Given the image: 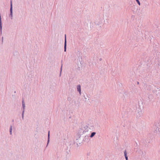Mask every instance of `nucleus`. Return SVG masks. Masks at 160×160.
<instances>
[{
	"mask_svg": "<svg viewBox=\"0 0 160 160\" xmlns=\"http://www.w3.org/2000/svg\"><path fill=\"white\" fill-rule=\"evenodd\" d=\"M66 35H65V44H64V51H66Z\"/></svg>",
	"mask_w": 160,
	"mask_h": 160,
	"instance_id": "nucleus-1",
	"label": "nucleus"
},
{
	"mask_svg": "<svg viewBox=\"0 0 160 160\" xmlns=\"http://www.w3.org/2000/svg\"><path fill=\"white\" fill-rule=\"evenodd\" d=\"M77 90L79 92L80 94L81 93V87L80 85H78L77 86Z\"/></svg>",
	"mask_w": 160,
	"mask_h": 160,
	"instance_id": "nucleus-2",
	"label": "nucleus"
},
{
	"mask_svg": "<svg viewBox=\"0 0 160 160\" xmlns=\"http://www.w3.org/2000/svg\"><path fill=\"white\" fill-rule=\"evenodd\" d=\"M124 155H125L126 159V160H128V157L127 155V152H126V150H125L124 151Z\"/></svg>",
	"mask_w": 160,
	"mask_h": 160,
	"instance_id": "nucleus-3",
	"label": "nucleus"
},
{
	"mask_svg": "<svg viewBox=\"0 0 160 160\" xmlns=\"http://www.w3.org/2000/svg\"><path fill=\"white\" fill-rule=\"evenodd\" d=\"M95 134V133L94 132H92L90 136L91 137H92Z\"/></svg>",
	"mask_w": 160,
	"mask_h": 160,
	"instance_id": "nucleus-4",
	"label": "nucleus"
},
{
	"mask_svg": "<svg viewBox=\"0 0 160 160\" xmlns=\"http://www.w3.org/2000/svg\"><path fill=\"white\" fill-rule=\"evenodd\" d=\"M22 106H23V108H24L25 107V104L23 100L22 101Z\"/></svg>",
	"mask_w": 160,
	"mask_h": 160,
	"instance_id": "nucleus-5",
	"label": "nucleus"
},
{
	"mask_svg": "<svg viewBox=\"0 0 160 160\" xmlns=\"http://www.w3.org/2000/svg\"><path fill=\"white\" fill-rule=\"evenodd\" d=\"M12 4H11V14L12 13Z\"/></svg>",
	"mask_w": 160,
	"mask_h": 160,
	"instance_id": "nucleus-6",
	"label": "nucleus"
},
{
	"mask_svg": "<svg viewBox=\"0 0 160 160\" xmlns=\"http://www.w3.org/2000/svg\"><path fill=\"white\" fill-rule=\"evenodd\" d=\"M136 1H137V2H138V4L139 5H140V2L139 1V0H136Z\"/></svg>",
	"mask_w": 160,
	"mask_h": 160,
	"instance_id": "nucleus-7",
	"label": "nucleus"
},
{
	"mask_svg": "<svg viewBox=\"0 0 160 160\" xmlns=\"http://www.w3.org/2000/svg\"><path fill=\"white\" fill-rule=\"evenodd\" d=\"M49 133H50V132L49 131H48V141L49 140V135H50V134H49Z\"/></svg>",
	"mask_w": 160,
	"mask_h": 160,
	"instance_id": "nucleus-8",
	"label": "nucleus"
},
{
	"mask_svg": "<svg viewBox=\"0 0 160 160\" xmlns=\"http://www.w3.org/2000/svg\"><path fill=\"white\" fill-rule=\"evenodd\" d=\"M62 67H61V70H62Z\"/></svg>",
	"mask_w": 160,
	"mask_h": 160,
	"instance_id": "nucleus-9",
	"label": "nucleus"
},
{
	"mask_svg": "<svg viewBox=\"0 0 160 160\" xmlns=\"http://www.w3.org/2000/svg\"><path fill=\"white\" fill-rule=\"evenodd\" d=\"M10 128L9 129V132H10Z\"/></svg>",
	"mask_w": 160,
	"mask_h": 160,
	"instance_id": "nucleus-10",
	"label": "nucleus"
}]
</instances>
